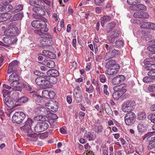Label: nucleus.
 I'll list each match as a JSON object with an SVG mask.
<instances>
[{"label": "nucleus", "mask_w": 155, "mask_h": 155, "mask_svg": "<svg viewBox=\"0 0 155 155\" xmlns=\"http://www.w3.org/2000/svg\"><path fill=\"white\" fill-rule=\"evenodd\" d=\"M50 41L48 40H42L41 41L40 44L41 45L44 46H49V42Z\"/></svg>", "instance_id": "ea45409f"}, {"label": "nucleus", "mask_w": 155, "mask_h": 155, "mask_svg": "<svg viewBox=\"0 0 155 155\" xmlns=\"http://www.w3.org/2000/svg\"><path fill=\"white\" fill-rule=\"evenodd\" d=\"M24 16L23 13L19 12L15 15L13 17L9 18L10 21H15L17 20H21Z\"/></svg>", "instance_id": "393cba45"}, {"label": "nucleus", "mask_w": 155, "mask_h": 155, "mask_svg": "<svg viewBox=\"0 0 155 155\" xmlns=\"http://www.w3.org/2000/svg\"><path fill=\"white\" fill-rule=\"evenodd\" d=\"M50 87V82L46 79L44 80V81L42 83V85L41 86V87L44 89L49 88Z\"/></svg>", "instance_id": "72a5a7b5"}, {"label": "nucleus", "mask_w": 155, "mask_h": 155, "mask_svg": "<svg viewBox=\"0 0 155 155\" xmlns=\"http://www.w3.org/2000/svg\"><path fill=\"white\" fill-rule=\"evenodd\" d=\"M23 5H19L17 6H15L14 8L13 9L12 12V13H17L19 12L23 9Z\"/></svg>", "instance_id": "473e14b6"}, {"label": "nucleus", "mask_w": 155, "mask_h": 155, "mask_svg": "<svg viewBox=\"0 0 155 155\" xmlns=\"http://www.w3.org/2000/svg\"><path fill=\"white\" fill-rule=\"evenodd\" d=\"M119 35L118 33L116 31H113L110 33V37L108 38V40L111 43H113L115 40L117 38Z\"/></svg>", "instance_id": "a878e982"}, {"label": "nucleus", "mask_w": 155, "mask_h": 155, "mask_svg": "<svg viewBox=\"0 0 155 155\" xmlns=\"http://www.w3.org/2000/svg\"><path fill=\"white\" fill-rule=\"evenodd\" d=\"M75 100L77 103H80L82 100V96L81 92L79 91L74 93Z\"/></svg>", "instance_id": "bb28decb"}, {"label": "nucleus", "mask_w": 155, "mask_h": 155, "mask_svg": "<svg viewBox=\"0 0 155 155\" xmlns=\"http://www.w3.org/2000/svg\"><path fill=\"white\" fill-rule=\"evenodd\" d=\"M52 103H48L45 104V106L48 110H47L49 112V110H51V106H52V105L54 104L52 102Z\"/></svg>", "instance_id": "052dcab7"}, {"label": "nucleus", "mask_w": 155, "mask_h": 155, "mask_svg": "<svg viewBox=\"0 0 155 155\" xmlns=\"http://www.w3.org/2000/svg\"><path fill=\"white\" fill-rule=\"evenodd\" d=\"M44 116L43 115H39L36 116L34 117V119L35 120H43L44 119H43V117Z\"/></svg>", "instance_id": "13d9d810"}, {"label": "nucleus", "mask_w": 155, "mask_h": 155, "mask_svg": "<svg viewBox=\"0 0 155 155\" xmlns=\"http://www.w3.org/2000/svg\"><path fill=\"white\" fill-rule=\"evenodd\" d=\"M148 122L146 120H144L137 125V130L139 132H145L147 128Z\"/></svg>", "instance_id": "a211bd4d"}, {"label": "nucleus", "mask_w": 155, "mask_h": 155, "mask_svg": "<svg viewBox=\"0 0 155 155\" xmlns=\"http://www.w3.org/2000/svg\"><path fill=\"white\" fill-rule=\"evenodd\" d=\"M4 104L8 107L13 109L18 106V104H16V101L10 98L9 96H8L3 99Z\"/></svg>", "instance_id": "9b49d317"}, {"label": "nucleus", "mask_w": 155, "mask_h": 155, "mask_svg": "<svg viewBox=\"0 0 155 155\" xmlns=\"http://www.w3.org/2000/svg\"><path fill=\"white\" fill-rule=\"evenodd\" d=\"M84 136L89 141L93 140V135L90 132H87L85 133Z\"/></svg>", "instance_id": "4c0bfd02"}, {"label": "nucleus", "mask_w": 155, "mask_h": 155, "mask_svg": "<svg viewBox=\"0 0 155 155\" xmlns=\"http://www.w3.org/2000/svg\"><path fill=\"white\" fill-rule=\"evenodd\" d=\"M42 54L46 57L51 59H54L56 57L55 54L53 53L46 50H44L42 51Z\"/></svg>", "instance_id": "5701e85b"}, {"label": "nucleus", "mask_w": 155, "mask_h": 155, "mask_svg": "<svg viewBox=\"0 0 155 155\" xmlns=\"http://www.w3.org/2000/svg\"><path fill=\"white\" fill-rule=\"evenodd\" d=\"M148 117L151 122L155 124V114H150L148 116Z\"/></svg>", "instance_id": "603ef678"}, {"label": "nucleus", "mask_w": 155, "mask_h": 155, "mask_svg": "<svg viewBox=\"0 0 155 155\" xmlns=\"http://www.w3.org/2000/svg\"><path fill=\"white\" fill-rule=\"evenodd\" d=\"M115 25L116 23L114 22H112L109 23L107 26V32H109L112 29L114 28Z\"/></svg>", "instance_id": "e433bc0d"}, {"label": "nucleus", "mask_w": 155, "mask_h": 155, "mask_svg": "<svg viewBox=\"0 0 155 155\" xmlns=\"http://www.w3.org/2000/svg\"><path fill=\"white\" fill-rule=\"evenodd\" d=\"M47 74L48 75L49 77L54 78H53L54 80L53 81H51L52 79L51 78L50 79V83L52 84L56 83L57 81V79L55 77L58 76L59 75V73L58 71L55 69H51L47 71Z\"/></svg>", "instance_id": "f8f14e48"}, {"label": "nucleus", "mask_w": 155, "mask_h": 155, "mask_svg": "<svg viewBox=\"0 0 155 155\" xmlns=\"http://www.w3.org/2000/svg\"><path fill=\"white\" fill-rule=\"evenodd\" d=\"M32 132L31 133H27V135L28 137H30V138H29V140L31 141H35L38 139V135L35 133L32 134Z\"/></svg>", "instance_id": "7c9ffc66"}, {"label": "nucleus", "mask_w": 155, "mask_h": 155, "mask_svg": "<svg viewBox=\"0 0 155 155\" xmlns=\"http://www.w3.org/2000/svg\"><path fill=\"white\" fill-rule=\"evenodd\" d=\"M12 30L13 31L15 32V33L14 34L15 35L16 34H19L20 33V31L18 30V28L16 27H14L13 28Z\"/></svg>", "instance_id": "69168bd1"}, {"label": "nucleus", "mask_w": 155, "mask_h": 155, "mask_svg": "<svg viewBox=\"0 0 155 155\" xmlns=\"http://www.w3.org/2000/svg\"><path fill=\"white\" fill-rule=\"evenodd\" d=\"M104 1V0H94V2L97 5H100Z\"/></svg>", "instance_id": "338daca9"}, {"label": "nucleus", "mask_w": 155, "mask_h": 155, "mask_svg": "<svg viewBox=\"0 0 155 155\" xmlns=\"http://www.w3.org/2000/svg\"><path fill=\"white\" fill-rule=\"evenodd\" d=\"M116 45L118 47H123L124 46V42L120 39L117 40L115 42Z\"/></svg>", "instance_id": "a19ab883"}, {"label": "nucleus", "mask_w": 155, "mask_h": 155, "mask_svg": "<svg viewBox=\"0 0 155 155\" xmlns=\"http://www.w3.org/2000/svg\"><path fill=\"white\" fill-rule=\"evenodd\" d=\"M149 66H147L145 68L147 70L149 71L147 74L149 76L146 77L144 78L143 81L144 82L148 83L151 81L153 80H155V71L153 69L152 67H154L153 65L149 64Z\"/></svg>", "instance_id": "7ed1b4c3"}, {"label": "nucleus", "mask_w": 155, "mask_h": 155, "mask_svg": "<svg viewBox=\"0 0 155 155\" xmlns=\"http://www.w3.org/2000/svg\"><path fill=\"white\" fill-rule=\"evenodd\" d=\"M43 30L41 29H36L34 31V32L35 34L39 35L41 37L44 32L43 31Z\"/></svg>", "instance_id": "864d4df0"}, {"label": "nucleus", "mask_w": 155, "mask_h": 155, "mask_svg": "<svg viewBox=\"0 0 155 155\" xmlns=\"http://www.w3.org/2000/svg\"><path fill=\"white\" fill-rule=\"evenodd\" d=\"M143 139L147 138V141H155V131L149 132L143 137Z\"/></svg>", "instance_id": "412c9836"}, {"label": "nucleus", "mask_w": 155, "mask_h": 155, "mask_svg": "<svg viewBox=\"0 0 155 155\" xmlns=\"http://www.w3.org/2000/svg\"><path fill=\"white\" fill-rule=\"evenodd\" d=\"M135 102L134 101H124L122 107V110L125 112H131L135 108Z\"/></svg>", "instance_id": "39448f33"}, {"label": "nucleus", "mask_w": 155, "mask_h": 155, "mask_svg": "<svg viewBox=\"0 0 155 155\" xmlns=\"http://www.w3.org/2000/svg\"><path fill=\"white\" fill-rule=\"evenodd\" d=\"M137 10H145L146 9V6L142 4H138L137 5Z\"/></svg>", "instance_id": "a18cd8bd"}, {"label": "nucleus", "mask_w": 155, "mask_h": 155, "mask_svg": "<svg viewBox=\"0 0 155 155\" xmlns=\"http://www.w3.org/2000/svg\"><path fill=\"white\" fill-rule=\"evenodd\" d=\"M147 49L152 52L149 54V58H146L143 61L145 64H149V62L155 63V47L151 46H148Z\"/></svg>", "instance_id": "423d86ee"}, {"label": "nucleus", "mask_w": 155, "mask_h": 155, "mask_svg": "<svg viewBox=\"0 0 155 155\" xmlns=\"http://www.w3.org/2000/svg\"><path fill=\"white\" fill-rule=\"evenodd\" d=\"M19 79V76L16 72H12V74L9 77L8 81L14 85L15 83L18 82Z\"/></svg>", "instance_id": "aec40b11"}, {"label": "nucleus", "mask_w": 155, "mask_h": 155, "mask_svg": "<svg viewBox=\"0 0 155 155\" xmlns=\"http://www.w3.org/2000/svg\"><path fill=\"white\" fill-rule=\"evenodd\" d=\"M25 114L21 111L15 112L13 115L12 121L14 123L19 124L21 123L26 117Z\"/></svg>", "instance_id": "20e7f679"}, {"label": "nucleus", "mask_w": 155, "mask_h": 155, "mask_svg": "<svg viewBox=\"0 0 155 155\" xmlns=\"http://www.w3.org/2000/svg\"><path fill=\"white\" fill-rule=\"evenodd\" d=\"M13 84H10V86L12 87V88L10 86L6 85L5 84H3L4 87L6 89H12L13 90L21 91V88L25 87V84L23 83H20L17 82L16 83H15L14 85Z\"/></svg>", "instance_id": "9d476101"}, {"label": "nucleus", "mask_w": 155, "mask_h": 155, "mask_svg": "<svg viewBox=\"0 0 155 155\" xmlns=\"http://www.w3.org/2000/svg\"><path fill=\"white\" fill-rule=\"evenodd\" d=\"M135 114L133 112H130L126 114L124 117V121L127 125L130 126L135 122Z\"/></svg>", "instance_id": "6e6552de"}, {"label": "nucleus", "mask_w": 155, "mask_h": 155, "mask_svg": "<svg viewBox=\"0 0 155 155\" xmlns=\"http://www.w3.org/2000/svg\"><path fill=\"white\" fill-rule=\"evenodd\" d=\"M46 79L45 78L43 77H38L36 79L35 82L36 83L37 85L40 86V87H41V86L42 85V83Z\"/></svg>", "instance_id": "2f4dec72"}, {"label": "nucleus", "mask_w": 155, "mask_h": 155, "mask_svg": "<svg viewBox=\"0 0 155 155\" xmlns=\"http://www.w3.org/2000/svg\"><path fill=\"white\" fill-rule=\"evenodd\" d=\"M100 81L101 82L104 83L107 81V78L105 75L103 74H101L99 76Z\"/></svg>", "instance_id": "c03bdc74"}, {"label": "nucleus", "mask_w": 155, "mask_h": 155, "mask_svg": "<svg viewBox=\"0 0 155 155\" xmlns=\"http://www.w3.org/2000/svg\"><path fill=\"white\" fill-rule=\"evenodd\" d=\"M148 90L150 92H155V84H152L148 87Z\"/></svg>", "instance_id": "5fc2aeb1"}, {"label": "nucleus", "mask_w": 155, "mask_h": 155, "mask_svg": "<svg viewBox=\"0 0 155 155\" xmlns=\"http://www.w3.org/2000/svg\"><path fill=\"white\" fill-rule=\"evenodd\" d=\"M0 8H1L2 12L3 11L4 13H7L8 12L12 10L13 7L10 4H8V2L5 1H2L0 4Z\"/></svg>", "instance_id": "2eb2a0df"}, {"label": "nucleus", "mask_w": 155, "mask_h": 155, "mask_svg": "<svg viewBox=\"0 0 155 155\" xmlns=\"http://www.w3.org/2000/svg\"><path fill=\"white\" fill-rule=\"evenodd\" d=\"M96 127L95 132L96 133H101L103 130V127L102 125L101 124H99L97 126H95Z\"/></svg>", "instance_id": "c9c22d12"}, {"label": "nucleus", "mask_w": 155, "mask_h": 155, "mask_svg": "<svg viewBox=\"0 0 155 155\" xmlns=\"http://www.w3.org/2000/svg\"><path fill=\"white\" fill-rule=\"evenodd\" d=\"M49 127V124L47 122H39L36 124L34 127V130L36 132H41L47 130Z\"/></svg>", "instance_id": "1a4fd4ad"}, {"label": "nucleus", "mask_w": 155, "mask_h": 155, "mask_svg": "<svg viewBox=\"0 0 155 155\" xmlns=\"http://www.w3.org/2000/svg\"><path fill=\"white\" fill-rule=\"evenodd\" d=\"M49 112L47 110L45 107L42 106H39L36 108L35 110V113L36 114L43 115V116L47 117L48 114Z\"/></svg>", "instance_id": "f3484780"}, {"label": "nucleus", "mask_w": 155, "mask_h": 155, "mask_svg": "<svg viewBox=\"0 0 155 155\" xmlns=\"http://www.w3.org/2000/svg\"><path fill=\"white\" fill-rule=\"evenodd\" d=\"M48 116L47 117H51L53 120L57 119L58 118V116L55 114L50 112H48Z\"/></svg>", "instance_id": "de8ad7c7"}, {"label": "nucleus", "mask_w": 155, "mask_h": 155, "mask_svg": "<svg viewBox=\"0 0 155 155\" xmlns=\"http://www.w3.org/2000/svg\"><path fill=\"white\" fill-rule=\"evenodd\" d=\"M146 117L145 112H141L139 113L138 115V119L140 120H142Z\"/></svg>", "instance_id": "37998d69"}, {"label": "nucleus", "mask_w": 155, "mask_h": 155, "mask_svg": "<svg viewBox=\"0 0 155 155\" xmlns=\"http://www.w3.org/2000/svg\"><path fill=\"white\" fill-rule=\"evenodd\" d=\"M47 20L45 18L33 21L31 23V26L35 28L44 29L43 31L47 32L48 28L46 23Z\"/></svg>", "instance_id": "f03ea898"}, {"label": "nucleus", "mask_w": 155, "mask_h": 155, "mask_svg": "<svg viewBox=\"0 0 155 155\" xmlns=\"http://www.w3.org/2000/svg\"><path fill=\"white\" fill-rule=\"evenodd\" d=\"M104 92L107 95H109V93L108 91L107 90V89L108 88V86L106 84H104Z\"/></svg>", "instance_id": "e2e57ef3"}, {"label": "nucleus", "mask_w": 155, "mask_h": 155, "mask_svg": "<svg viewBox=\"0 0 155 155\" xmlns=\"http://www.w3.org/2000/svg\"><path fill=\"white\" fill-rule=\"evenodd\" d=\"M58 107L57 106H55V107H54V106H53V105L51 106V110H49V112L52 111L53 112H56L58 110Z\"/></svg>", "instance_id": "774afa93"}, {"label": "nucleus", "mask_w": 155, "mask_h": 155, "mask_svg": "<svg viewBox=\"0 0 155 155\" xmlns=\"http://www.w3.org/2000/svg\"><path fill=\"white\" fill-rule=\"evenodd\" d=\"M111 19V17L108 15H104L101 18V26L103 27L105 24L109 21Z\"/></svg>", "instance_id": "c85d7f7f"}, {"label": "nucleus", "mask_w": 155, "mask_h": 155, "mask_svg": "<svg viewBox=\"0 0 155 155\" xmlns=\"http://www.w3.org/2000/svg\"><path fill=\"white\" fill-rule=\"evenodd\" d=\"M104 108L106 113L109 114L111 113V110L110 106L108 104L106 103L104 104Z\"/></svg>", "instance_id": "79ce46f5"}, {"label": "nucleus", "mask_w": 155, "mask_h": 155, "mask_svg": "<svg viewBox=\"0 0 155 155\" xmlns=\"http://www.w3.org/2000/svg\"><path fill=\"white\" fill-rule=\"evenodd\" d=\"M41 38L51 39L53 38V36L48 33H45L44 32Z\"/></svg>", "instance_id": "3c124183"}, {"label": "nucleus", "mask_w": 155, "mask_h": 155, "mask_svg": "<svg viewBox=\"0 0 155 155\" xmlns=\"http://www.w3.org/2000/svg\"><path fill=\"white\" fill-rule=\"evenodd\" d=\"M11 35L8 34V36L4 37L3 41L5 44H12L15 42L17 40L16 38L15 37L14 35V34L13 33H10Z\"/></svg>", "instance_id": "dca6fc26"}, {"label": "nucleus", "mask_w": 155, "mask_h": 155, "mask_svg": "<svg viewBox=\"0 0 155 155\" xmlns=\"http://www.w3.org/2000/svg\"><path fill=\"white\" fill-rule=\"evenodd\" d=\"M49 91L47 90H44L42 91V96L46 98H48L47 96H48Z\"/></svg>", "instance_id": "680f3d73"}, {"label": "nucleus", "mask_w": 155, "mask_h": 155, "mask_svg": "<svg viewBox=\"0 0 155 155\" xmlns=\"http://www.w3.org/2000/svg\"><path fill=\"white\" fill-rule=\"evenodd\" d=\"M143 151V147L142 145H140L138 146V150H135L136 152L139 155L141 154Z\"/></svg>", "instance_id": "49530a36"}, {"label": "nucleus", "mask_w": 155, "mask_h": 155, "mask_svg": "<svg viewBox=\"0 0 155 155\" xmlns=\"http://www.w3.org/2000/svg\"><path fill=\"white\" fill-rule=\"evenodd\" d=\"M126 87L124 84H121L114 87V91L120 92L121 95L124 93L126 91Z\"/></svg>", "instance_id": "4be33fe9"}, {"label": "nucleus", "mask_w": 155, "mask_h": 155, "mask_svg": "<svg viewBox=\"0 0 155 155\" xmlns=\"http://www.w3.org/2000/svg\"><path fill=\"white\" fill-rule=\"evenodd\" d=\"M29 8L31 9V12H34L36 14H33V17L36 18L44 15L45 13V11L43 9L42 7L39 5H36L35 6L30 7Z\"/></svg>", "instance_id": "0eeeda50"}, {"label": "nucleus", "mask_w": 155, "mask_h": 155, "mask_svg": "<svg viewBox=\"0 0 155 155\" xmlns=\"http://www.w3.org/2000/svg\"><path fill=\"white\" fill-rule=\"evenodd\" d=\"M110 53L113 57H115L117 55H119L120 54L119 51L115 49L113 50Z\"/></svg>", "instance_id": "4d7b16f0"}, {"label": "nucleus", "mask_w": 155, "mask_h": 155, "mask_svg": "<svg viewBox=\"0 0 155 155\" xmlns=\"http://www.w3.org/2000/svg\"><path fill=\"white\" fill-rule=\"evenodd\" d=\"M140 27L144 28H149L151 29L155 30V24L152 23L145 22Z\"/></svg>", "instance_id": "b1692460"}, {"label": "nucleus", "mask_w": 155, "mask_h": 155, "mask_svg": "<svg viewBox=\"0 0 155 155\" xmlns=\"http://www.w3.org/2000/svg\"><path fill=\"white\" fill-rule=\"evenodd\" d=\"M0 22H3L6 21L9 18L10 15L7 13H2V11L0 10Z\"/></svg>", "instance_id": "cd10ccee"}, {"label": "nucleus", "mask_w": 155, "mask_h": 155, "mask_svg": "<svg viewBox=\"0 0 155 155\" xmlns=\"http://www.w3.org/2000/svg\"><path fill=\"white\" fill-rule=\"evenodd\" d=\"M33 123V121L30 118H28L25 122V125L21 127V129L27 133H31L32 131L31 126Z\"/></svg>", "instance_id": "4468645a"}, {"label": "nucleus", "mask_w": 155, "mask_h": 155, "mask_svg": "<svg viewBox=\"0 0 155 155\" xmlns=\"http://www.w3.org/2000/svg\"><path fill=\"white\" fill-rule=\"evenodd\" d=\"M143 13V12H136L134 13V16L136 18H142Z\"/></svg>", "instance_id": "58836bf2"}, {"label": "nucleus", "mask_w": 155, "mask_h": 155, "mask_svg": "<svg viewBox=\"0 0 155 155\" xmlns=\"http://www.w3.org/2000/svg\"><path fill=\"white\" fill-rule=\"evenodd\" d=\"M10 92L8 90L5 89H3L2 91V93L3 94V96L4 98H6L10 94Z\"/></svg>", "instance_id": "09e8293b"}, {"label": "nucleus", "mask_w": 155, "mask_h": 155, "mask_svg": "<svg viewBox=\"0 0 155 155\" xmlns=\"http://www.w3.org/2000/svg\"><path fill=\"white\" fill-rule=\"evenodd\" d=\"M113 58V56H112L111 53L110 52H109L106 54L104 58V59L105 60L107 61Z\"/></svg>", "instance_id": "6e6d98bb"}, {"label": "nucleus", "mask_w": 155, "mask_h": 155, "mask_svg": "<svg viewBox=\"0 0 155 155\" xmlns=\"http://www.w3.org/2000/svg\"><path fill=\"white\" fill-rule=\"evenodd\" d=\"M91 87H86V91L87 92L89 93H91L93 92L94 89V87L92 86L91 85Z\"/></svg>", "instance_id": "0e129e2a"}, {"label": "nucleus", "mask_w": 155, "mask_h": 155, "mask_svg": "<svg viewBox=\"0 0 155 155\" xmlns=\"http://www.w3.org/2000/svg\"><path fill=\"white\" fill-rule=\"evenodd\" d=\"M106 65L107 69L105 72L108 75H112L117 74L120 69L119 65L116 64L114 60H109L106 63Z\"/></svg>", "instance_id": "f257e3e1"}, {"label": "nucleus", "mask_w": 155, "mask_h": 155, "mask_svg": "<svg viewBox=\"0 0 155 155\" xmlns=\"http://www.w3.org/2000/svg\"><path fill=\"white\" fill-rule=\"evenodd\" d=\"M125 80V78L124 76L121 74L113 78L112 82L114 84L116 85L122 83Z\"/></svg>", "instance_id": "6ab92c4d"}, {"label": "nucleus", "mask_w": 155, "mask_h": 155, "mask_svg": "<svg viewBox=\"0 0 155 155\" xmlns=\"http://www.w3.org/2000/svg\"><path fill=\"white\" fill-rule=\"evenodd\" d=\"M28 101V98L23 96L18 98L16 101V103L18 104V105H20L23 103L26 102Z\"/></svg>", "instance_id": "c756f323"}, {"label": "nucleus", "mask_w": 155, "mask_h": 155, "mask_svg": "<svg viewBox=\"0 0 155 155\" xmlns=\"http://www.w3.org/2000/svg\"><path fill=\"white\" fill-rule=\"evenodd\" d=\"M47 68H54L55 66V62L51 60H48L45 62Z\"/></svg>", "instance_id": "f704fd0d"}, {"label": "nucleus", "mask_w": 155, "mask_h": 155, "mask_svg": "<svg viewBox=\"0 0 155 155\" xmlns=\"http://www.w3.org/2000/svg\"><path fill=\"white\" fill-rule=\"evenodd\" d=\"M19 62L17 61H12L10 63L8 67L7 73L10 74L12 72H16L18 69Z\"/></svg>", "instance_id": "ddd939ff"}, {"label": "nucleus", "mask_w": 155, "mask_h": 155, "mask_svg": "<svg viewBox=\"0 0 155 155\" xmlns=\"http://www.w3.org/2000/svg\"><path fill=\"white\" fill-rule=\"evenodd\" d=\"M55 95L56 94L53 91H49L48 98L51 99L54 98Z\"/></svg>", "instance_id": "8fccbe9b"}, {"label": "nucleus", "mask_w": 155, "mask_h": 155, "mask_svg": "<svg viewBox=\"0 0 155 155\" xmlns=\"http://www.w3.org/2000/svg\"><path fill=\"white\" fill-rule=\"evenodd\" d=\"M112 96L116 100H117L121 96V95L120 93H117L116 92L113 94Z\"/></svg>", "instance_id": "bf43d9fd"}]
</instances>
